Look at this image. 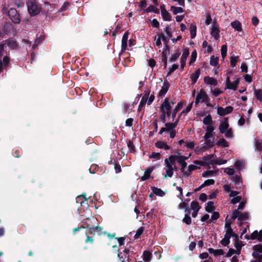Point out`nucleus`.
I'll return each mask as SVG.
<instances>
[{"label":"nucleus","instance_id":"obj_10","mask_svg":"<svg viewBox=\"0 0 262 262\" xmlns=\"http://www.w3.org/2000/svg\"><path fill=\"white\" fill-rule=\"evenodd\" d=\"M204 128L206 133L203 138L207 142H209V139L212 137V132L214 130V126L212 124L206 126Z\"/></svg>","mask_w":262,"mask_h":262},{"label":"nucleus","instance_id":"obj_62","mask_svg":"<svg viewBox=\"0 0 262 262\" xmlns=\"http://www.w3.org/2000/svg\"><path fill=\"white\" fill-rule=\"evenodd\" d=\"M242 199V197L240 196H237L234 198H233L231 200V203L232 204H235L241 201Z\"/></svg>","mask_w":262,"mask_h":262},{"label":"nucleus","instance_id":"obj_30","mask_svg":"<svg viewBox=\"0 0 262 262\" xmlns=\"http://www.w3.org/2000/svg\"><path fill=\"white\" fill-rule=\"evenodd\" d=\"M5 45L12 49H14L17 47L16 42L12 39L6 40Z\"/></svg>","mask_w":262,"mask_h":262},{"label":"nucleus","instance_id":"obj_48","mask_svg":"<svg viewBox=\"0 0 262 262\" xmlns=\"http://www.w3.org/2000/svg\"><path fill=\"white\" fill-rule=\"evenodd\" d=\"M254 94L258 100L262 101V91L261 90H255Z\"/></svg>","mask_w":262,"mask_h":262},{"label":"nucleus","instance_id":"obj_47","mask_svg":"<svg viewBox=\"0 0 262 262\" xmlns=\"http://www.w3.org/2000/svg\"><path fill=\"white\" fill-rule=\"evenodd\" d=\"M227 46L226 45H224L222 46L221 47V55H222V57L224 59L226 56V54H227Z\"/></svg>","mask_w":262,"mask_h":262},{"label":"nucleus","instance_id":"obj_12","mask_svg":"<svg viewBox=\"0 0 262 262\" xmlns=\"http://www.w3.org/2000/svg\"><path fill=\"white\" fill-rule=\"evenodd\" d=\"M233 110L231 106H228L225 108L219 106L217 107V113L221 116H224L231 113Z\"/></svg>","mask_w":262,"mask_h":262},{"label":"nucleus","instance_id":"obj_35","mask_svg":"<svg viewBox=\"0 0 262 262\" xmlns=\"http://www.w3.org/2000/svg\"><path fill=\"white\" fill-rule=\"evenodd\" d=\"M152 190L153 191V193L155 194L156 195L159 196H163L165 194V192H164L161 189L158 188L157 187H152Z\"/></svg>","mask_w":262,"mask_h":262},{"label":"nucleus","instance_id":"obj_52","mask_svg":"<svg viewBox=\"0 0 262 262\" xmlns=\"http://www.w3.org/2000/svg\"><path fill=\"white\" fill-rule=\"evenodd\" d=\"M230 243V238L227 236H225L223 239L221 241V244L224 246H227Z\"/></svg>","mask_w":262,"mask_h":262},{"label":"nucleus","instance_id":"obj_27","mask_svg":"<svg viewBox=\"0 0 262 262\" xmlns=\"http://www.w3.org/2000/svg\"><path fill=\"white\" fill-rule=\"evenodd\" d=\"M218 170H208L202 173V177L204 178L214 177L216 176Z\"/></svg>","mask_w":262,"mask_h":262},{"label":"nucleus","instance_id":"obj_45","mask_svg":"<svg viewBox=\"0 0 262 262\" xmlns=\"http://www.w3.org/2000/svg\"><path fill=\"white\" fill-rule=\"evenodd\" d=\"M143 259L145 261H149L151 259V254L148 251H144L143 254Z\"/></svg>","mask_w":262,"mask_h":262},{"label":"nucleus","instance_id":"obj_50","mask_svg":"<svg viewBox=\"0 0 262 262\" xmlns=\"http://www.w3.org/2000/svg\"><path fill=\"white\" fill-rule=\"evenodd\" d=\"M144 231V228L143 227H140L136 231V234L134 236L135 238H138L140 237L141 235Z\"/></svg>","mask_w":262,"mask_h":262},{"label":"nucleus","instance_id":"obj_53","mask_svg":"<svg viewBox=\"0 0 262 262\" xmlns=\"http://www.w3.org/2000/svg\"><path fill=\"white\" fill-rule=\"evenodd\" d=\"M188 213H186L184 217L183 218V222L186 223L187 225H189L191 223V217L188 215Z\"/></svg>","mask_w":262,"mask_h":262},{"label":"nucleus","instance_id":"obj_15","mask_svg":"<svg viewBox=\"0 0 262 262\" xmlns=\"http://www.w3.org/2000/svg\"><path fill=\"white\" fill-rule=\"evenodd\" d=\"M149 91H146L145 92V94L142 98V99L139 103L138 106V111H141L143 107L145 105L146 103H147L148 98L149 95Z\"/></svg>","mask_w":262,"mask_h":262},{"label":"nucleus","instance_id":"obj_19","mask_svg":"<svg viewBox=\"0 0 262 262\" xmlns=\"http://www.w3.org/2000/svg\"><path fill=\"white\" fill-rule=\"evenodd\" d=\"M128 32H125L123 34L122 39V43H121V51L122 52L125 51L127 49V44L128 38Z\"/></svg>","mask_w":262,"mask_h":262},{"label":"nucleus","instance_id":"obj_28","mask_svg":"<svg viewBox=\"0 0 262 262\" xmlns=\"http://www.w3.org/2000/svg\"><path fill=\"white\" fill-rule=\"evenodd\" d=\"M155 145L157 148L164 149V150H168L170 149V146H168L166 143L163 141H157L155 143Z\"/></svg>","mask_w":262,"mask_h":262},{"label":"nucleus","instance_id":"obj_24","mask_svg":"<svg viewBox=\"0 0 262 262\" xmlns=\"http://www.w3.org/2000/svg\"><path fill=\"white\" fill-rule=\"evenodd\" d=\"M219 28L215 25H213L210 32L211 35L215 39H217L219 38Z\"/></svg>","mask_w":262,"mask_h":262},{"label":"nucleus","instance_id":"obj_37","mask_svg":"<svg viewBox=\"0 0 262 262\" xmlns=\"http://www.w3.org/2000/svg\"><path fill=\"white\" fill-rule=\"evenodd\" d=\"M183 107V103L181 102H180L178 103L176 107L173 111L172 113V118L174 119L176 117V114L178 111H179Z\"/></svg>","mask_w":262,"mask_h":262},{"label":"nucleus","instance_id":"obj_4","mask_svg":"<svg viewBox=\"0 0 262 262\" xmlns=\"http://www.w3.org/2000/svg\"><path fill=\"white\" fill-rule=\"evenodd\" d=\"M177 125V121L174 123H166L165 127H162L159 132V134L162 135L166 132L169 134L170 137L173 138L176 136V130L174 129Z\"/></svg>","mask_w":262,"mask_h":262},{"label":"nucleus","instance_id":"obj_32","mask_svg":"<svg viewBox=\"0 0 262 262\" xmlns=\"http://www.w3.org/2000/svg\"><path fill=\"white\" fill-rule=\"evenodd\" d=\"M153 170V168H149L146 169L144 171V175L141 177L142 181H145L149 178L150 174Z\"/></svg>","mask_w":262,"mask_h":262},{"label":"nucleus","instance_id":"obj_46","mask_svg":"<svg viewBox=\"0 0 262 262\" xmlns=\"http://www.w3.org/2000/svg\"><path fill=\"white\" fill-rule=\"evenodd\" d=\"M180 54H181V53L179 51H177L176 53L172 54L171 56L170 57V61L171 62H175L177 60V59L179 57Z\"/></svg>","mask_w":262,"mask_h":262},{"label":"nucleus","instance_id":"obj_20","mask_svg":"<svg viewBox=\"0 0 262 262\" xmlns=\"http://www.w3.org/2000/svg\"><path fill=\"white\" fill-rule=\"evenodd\" d=\"M177 156V158L176 160H177V162L180 164L182 168L184 169L187 166V163L185 161L188 159V157L180 155V154Z\"/></svg>","mask_w":262,"mask_h":262},{"label":"nucleus","instance_id":"obj_3","mask_svg":"<svg viewBox=\"0 0 262 262\" xmlns=\"http://www.w3.org/2000/svg\"><path fill=\"white\" fill-rule=\"evenodd\" d=\"M27 6L31 16L37 15L41 11V5L36 0H28Z\"/></svg>","mask_w":262,"mask_h":262},{"label":"nucleus","instance_id":"obj_56","mask_svg":"<svg viewBox=\"0 0 262 262\" xmlns=\"http://www.w3.org/2000/svg\"><path fill=\"white\" fill-rule=\"evenodd\" d=\"M196 56H197L196 51L195 50H194L191 53V59L189 61V64H191L192 63L194 62L195 61L196 58Z\"/></svg>","mask_w":262,"mask_h":262},{"label":"nucleus","instance_id":"obj_6","mask_svg":"<svg viewBox=\"0 0 262 262\" xmlns=\"http://www.w3.org/2000/svg\"><path fill=\"white\" fill-rule=\"evenodd\" d=\"M248 213L246 212H241L237 210H234L232 212L231 218L232 220H234L237 218L238 221L242 222L246 221L248 219Z\"/></svg>","mask_w":262,"mask_h":262},{"label":"nucleus","instance_id":"obj_33","mask_svg":"<svg viewBox=\"0 0 262 262\" xmlns=\"http://www.w3.org/2000/svg\"><path fill=\"white\" fill-rule=\"evenodd\" d=\"M178 208L179 209H184L186 213H189L190 210L189 208L188 205L185 201L181 202L178 205Z\"/></svg>","mask_w":262,"mask_h":262},{"label":"nucleus","instance_id":"obj_26","mask_svg":"<svg viewBox=\"0 0 262 262\" xmlns=\"http://www.w3.org/2000/svg\"><path fill=\"white\" fill-rule=\"evenodd\" d=\"M200 74V69H197L195 71V72L192 73L191 75L190 78L192 81V84H194L195 83L198 79L199 78Z\"/></svg>","mask_w":262,"mask_h":262},{"label":"nucleus","instance_id":"obj_9","mask_svg":"<svg viewBox=\"0 0 262 262\" xmlns=\"http://www.w3.org/2000/svg\"><path fill=\"white\" fill-rule=\"evenodd\" d=\"M208 96L203 89H201L199 93L196 97L195 103V105L200 102H204L205 101L208 100Z\"/></svg>","mask_w":262,"mask_h":262},{"label":"nucleus","instance_id":"obj_42","mask_svg":"<svg viewBox=\"0 0 262 262\" xmlns=\"http://www.w3.org/2000/svg\"><path fill=\"white\" fill-rule=\"evenodd\" d=\"M219 57L211 56L210 60V64L212 66H216L218 64Z\"/></svg>","mask_w":262,"mask_h":262},{"label":"nucleus","instance_id":"obj_61","mask_svg":"<svg viewBox=\"0 0 262 262\" xmlns=\"http://www.w3.org/2000/svg\"><path fill=\"white\" fill-rule=\"evenodd\" d=\"M176 189L179 191V194L178 195V198H179L181 201L183 200V189L180 186H177Z\"/></svg>","mask_w":262,"mask_h":262},{"label":"nucleus","instance_id":"obj_54","mask_svg":"<svg viewBox=\"0 0 262 262\" xmlns=\"http://www.w3.org/2000/svg\"><path fill=\"white\" fill-rule=\"evenodd\" d=\"M9 58L8 56H5L4 57L2 61L3 69L8 66L9 63Z\"/></svg>","mask_w":262,"mask_h":262},{"label":"nucleus","instance_id":"obj_40","mask_svg":"<svg viewBox=\"0 0 262 262\" xmlns=\"http://www.w3.org/2000/svg\"><path fill=\"white\" fill-rule=\"evenodd\" d=\"M148 157L150 159H154L156 160H159L161 158V155L159 152H152L148 155Z\"/></svg>","mask_w":262,"mask_h":262},{"label":"nucleus","instance_id":"obj_64","mask_svg":"<svg viewBox=\"0 0 262 262\" xmlns=\"http://www.w3.org/2000/svg\"><path fill=\"white\" fill-rule=\"evenodd\" d=\"M253 250H256L257 251L262 254V245H257L253 246Z\"/></svg>","mask_w":262,"mask_h":262},{"label":"nucleus","instance_id":"obj_39","mask_svg":"<svg viewBox=\"0 0 262 262\" xmlns=\"http://www.w3.org/2000/svg\"><path fill=\"white\" fill-rule=\"evenodd\" d=\"M174 14L183 12V9L181 7L171 6L170 9Z\"/></svg>","mask_w":262,"mask_h":262},{"label":"nucleus","instance_id":"obj_22","mask_svg":"<svg viewBox=\"0 0 262 262\" xmlns=\"http://www.w3.org/2000/svg\"><path fill=\"white\" fill-rule=\"evenodd\" d=\"M169 89V84L168 82H164L163 86L159 92L158 96L159 97H163L167 92Z\"/></svg>","mask_w":262,"mask_h":262},{"label":"nucleus","instance_id":"obj_1","mask_svg":"<svg viewBox=\"0 0 262 262\" xmlns=\"http://www.w3.org/2000/svg\"><path fill=\"white\" fill-rule=\"evenodd\" d=\"M177 158L176 155H171L164 160V167L162 176L164 178H171L173 174V170H177L176 161Z\"/></svg>","mask_w":262,"mask_h":262},{"label":"nucleus","instance_id":"obj_7","mask_svg":"<svg viewBox=\"0 0 262 262\" xmlns=\"http://www.w3.org/2000/svg\"><path fill=\"white\" fill-rule=\"evenodd\" d=\"M239 82L238 78L235 77L234 78L233 81H231L229 77L228 76L226 80V89L235 91Z\"/></svg>","mask_w":262,"mask_h":262},{"label":"nucleus","instance_id":"obj_60","mask_svg":"<svg viewBox=\"0 0 262 262\" xmlns=\"http://www.w3.org/2000/svg\"><path fill=\"white\" fill-rule=\"evenodd\" d=\"M178 67L179 66L177 64H173L172 67L168 71L167 75H170L172 73H173L175 70H176L178 68Z\"/></svg>","mask_w":262,"mask_h":262},{"label":"nucleus","instance_id":"obj_43","mask_svg":"<svg viewBox=\"0 0 262 262\" xmlns=\"http://www.w3.org/2000/svg\"><path fill=\"white\" fill-rule=\"evenodd\" d=\"M227 161L225 160H211L210 164L211 165H222L226 163Z\"/></svg>","mask_w":262,"mask_h":262},{"label":"nucleus","instance_id":"obj_17","mask_svg":"<svg viewBox=\"0 0 262 262\" xmlns=\"http://www.w3.org/2000/svg\"><path fill=\"white\" fill-rule=\"evenodd\" d=\"M189 54V50L187 49L183 50V54L181 58V67L182 70H183L184 67L185 66L187 58Z\"/></svg>","mask_w":262,"mask_h":262},{"label":"nucleus","instance_id":"obj_16","mask_svg":"<svg viewBox=\"0 0 262 262\" xmlns=\"http://www.w3.org/2000/svg\"><path fill=\"white\" fill-rule=\"evenodd\" d=\"M253 146L254 150L256 152H261L262 151V139L255 138L253 142Z\"/></svg>","mask_w":262,"mask_h":262},{"label":"nucleus","instance_id":"obj_31","mask_svg":"<svg viewBox=\"0 0 262 262\" xmlns=\"http://www.w3.org/2000/svg\"><path fill=\"white\" fill-rule=\"evenodd\" d=\"M231 25L236 31L238 32L242 31V24L239 21L235 20L233 21L231 23Z\"/></svg>","mask_w":262,"mask_h":262},{"label":"nucleus","instance_id":"obj_63","mask_svg":"<svg viewBox=\"0 0 262 262\" xmlns=\"http://www.w3.org/2000/svg\"><path fill=\"white\" fill-rule=\"evenodd\" d=\"M130 106L129 104L125 103L123 105V108L125 112L129 113L132 111V109H129Z\"/></svg>","mask_w":262,"mask_h":262},{"label":"nucleus","instance_id":"obj_41","mask_svg":"<svg viewBox=\"0 0 262 262\" xmlns=\"http://www.w3.org/2000/svg\"><path fill=\"white\" fill-rule=\"evenodd\" d=\"M146 12L159 13V9L153 5H150L145 10Z\"/></svg>","mask_w":262,"mask_h":262},{"label":"nucleus","instance_id":"obj_58","mask_svg":"<svg viewBox=\"0 0 262 262\" xmlns=\"http://www.w3.org/2000/svg\"><path fill=\"white\" fill-rule=\"evenodd\" d=\"M238 58V56L231 57L230 58V64L232 67H234L236 66V64L237 62Z\"/></svg>","mask_w":262,"mask_h":262},{"label":"nucleus","instance_id":"obj_57","mask_svg":"<svg viewBox=\"0 0 262 262\" xmlns=\"http://www.w3.org/2000/svg\"><path fill=\"white\" fill-rule=\"evenodd\" d=\"M214 180L213 179H208L206 181L203 183V185L204 187L209 186L211 185H213L214 184Z\"/></svg>","mask_w":262,"mask_h":262},{"label":"nucleus","instance_id":"obj_25","mask_svg":"<svg viewBox=\"0 0 262 262\" xmlns=\"http://www.w3.org/2000/svg\"><path fill=\"white\" fill-rule=\"evenodd\" d=\"M204 82L205 83L207 84H210L212 85H216L217 84V81L216 79L213 77H210L208 76L205 77L204 78Z\"/></svg>","mask_w":262,"mask_h":262},{"label":"nucleus","instance_id":"obj_8","mask_svg":"<svg viewBox=\"0 0 262 262\" xmlns=\"http://www.w3.org/2000/svg\"><path fill=\"white\" fill-rule=\"evenodd\" d=\"M8 14L12 21L15 24H19L20 21L19 14L15 9L11 8L8 11Z\"/></svg>","mask_w":262,"mask_h":262},{"label":"nucleus","instance_id":"obj_5","mask_svg":"<svg viewBox=\"0 0 262 262\" xmlns=\"http://www.w3.org/2000/svg\"><path fill=\"white\" fill-rule=\"evenodd\" d=\"M171 104H173L172 101H169L168 98H165L161 106V111L162 113L166 114L167 116L170 115L171 110Z\"/></svg>","mask_w":262,"mask_h":262},{"label":"nucleus","instance_id":"obj_55","mask_svg":"<svg viewBox=\"0 0 262 262\" xmlns=\"http://www.w3.org/2000/svg\"><path fill=\"white\" fill-rule=\"evenodd\" d=\"M244 162L243 161L237 160L235 162V166L239 169H241L244 167Z\"/></svg>","mask_w":262,"mask_h":262},{"label":"nucleus","instance_id":"obj_29","mask_svg":"<svg viewBox=\"0 0 262 262\" xmlns=\"http://www.w3.org/2000/svg\"><path fill=\"white\" fill-rule=\"evenodd\" d=\"M225 228L227 229L225 236H227L228 237L230 238L232 236H233L232 229L231 228L230 224L229 223H225Z\"/></svg>","mask_w":262,"mask_h":262},{"label":"nucleus","instance_id":"obj_23","mask_svg":"<svg viewBox=\"0 0 262 262\" xmlns=\"http://www.w3.org/2000/svg\"><path fill=\"white\" fill-rule=\"evenodd\" d=\"M208 251L209 253L212 254L213 256L216 257L217 256L222 255L224 254V251L221 249H213V248H209Z\"/></svg>","mask_w":262,"mask_h":262},{"label":"nucleus","instance_id":"obj_51","mask_svg":"<svg viewBox=\"0 0 262 262\" xmlns=\"http://www.w3.org/2000/svg\"><path fill=\"white\" fill-rule=\"evenodd\" d=\"M252 256L255 258L262 260V254L256 250H253Z\"/></svg>","mask_w":262,"mask_h":262},{"label":"nucleus","instance_id":"obj_36","mask_svg":"<svg viewBox=\"0 0 262 262\" xmlns=\"http://www.w3.org/2000/svg\"><path fill=\"white\" fill-rule=\"evenodd\" d=\"M191 38H194L196 36V27L194 24H191L189 27Z\"/></svg>","mask_w":262,"mask_h":262},{"label":"nucleus","instance_id":"obj_59","mask_svg":"<svg viewBox=\"0 0 262 262\" xmlns=\"http://www.w3.org/2000/svg\"><path fill=\"white\" fill-rule=\"evenodd\" d=\"M224 171L229 175H233L235 172L233 168H231L229 167L225 168Z\"/></svg>","mask_w":262,"mask_h":262},{"label":"nucleus","instance_id":"obj_18","mask_svg":"<svg viewBox=\"0 0 262 262\" xmlns=\"http://www.w3.org/2000/svg\"><path fill=\"white\" fill-rule=\"evenodd\" d=\"M191 208L193 210V212L192 213V216L193 217H195L197 215L198 212L200 209V206L198 202L192 201L191 203Z\"/></svg>","mask_w":262,"mask_h":262},{"label":"nucleus","instance_id":"obj_34","mask_svg":"<svg viewBox=\"0 0 262 262\" xmlns=\"http://www.w3.org/2000/svg\"><path fill=\"white\" fill-rule=\"evenodd\" d=\"M203 123L206 126L213 124V120L211 116L209 114L204 117L203 120Z\"/></svg>","mask_w":262,"mask_h":262},{"label":"nucleus","instance_id":"obj_44","mask_svg":"<svg viewBox=\"0 0 262 262\" xmlns=\"http://www.w3.org/2000/svg\"><path fill=\"white\" fill-rule=\"evenodd\" d=\"M213 202L210 201L207 203V206H206V210L207 212H211L214 210Z\"/></svg>","mask_w":262,"mask_h":262},{"label":"nucleus","instance_id":"obj_13","mask_svg":"<svg viewBox=\"0 0 262 262\" xmlns=\"http://www.w3.org/2000/svg\"><path fill=\"white\" fill-rule=\"evenodd\" d=\"M118 256L121 262H130L128 250L125 249L123 252H119Z\"/></svg>","mask_w":262,"mask_h":262},{"label":"nucleus","instance_id":"obj_11","mask_svg":"<svg viewBox=\"0 0 262 262\" xmlns=\"http://www.w3.org/2000/svg\"><path fill=\"white\" fill-rule=\"evenodd\" d=\"M244 237L246 239H257L259 242H262V230L259 231V232L255 230L251 234L250 236L246 234Z\"/></svg>","mask_w":262,"mask_h":262},{"label":"nucleus","instance_id":"obj_14","mask_svg":"<svg viewBox=\"0 0 262 262\" xmlns=\"http://www.w3.org/2000/svg\"><path fill=\"white\" fill-rule=\"evenodd\" d=\"M160 10L163 19L165 21H170L171 20V16L170 14L166 10L164 5L160 6Z\"/></svg>","mask_w":262,"mask_h":262},{"label":"nucleus","instance_id":"obj_38","mask_svg":"<svg viewBox=\"0 0 262 262\" xmlns=\"http://www.w3.org/2000/svg\"><path fill=\"white\" fill-rule=\"evenodd\" d=\"M216 145L222 147H228L229 146L228 142L224 138L220 139L216 142Z\"/></svg>","mask_w":262,"mask_h":262},{"label":"nucleus","instance_id":"obj_49","mask_svg":"<svg viewBox=\"0 0 262 262\" xmlns=\"http://www.w3.org/2000/svg\"><path fill=\"white\" fill-rule=\"evenodd\" d=\"M184 146L188 149H192L194 147V141H185Z\"/></svg>","mask_w":262,"mask_h":262},{"label":"nucleus","instance_id":"obj_2","mask_svg":"<svg viewBox=\"0 0 262 262\" xmlns=\"http://www.w3.org/2000/svg\"><path fill=\"white\" fill-rule=\"evenodd\" d=\"M229 127V124L227 117L221 120L219 127L220 133L224 134L227 138L231 139L233 137V132L232 128Z\"/></svg>","mask_w":262,"mask_h":262},{"label":"nucleus","instance_id":"obj_21","mask_svg":"<svg viewBox=\"0 0 262 262\" xmlns=\"http://www.w3.org/2000/svg\"><path fill=\"white\" fill-rule=\"evenodd\" d=\"M244 244L242 242L240 241L237 237H236L235 241L234 243V247L236 248V254L239 255L241 253V251L242 247Z\"/></svg>","mask_w":262,"mask_h":262}]
</instances>
